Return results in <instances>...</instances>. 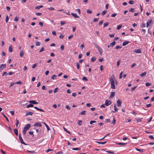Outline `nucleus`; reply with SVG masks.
<instances>
[{"mask_svg":"<svg viewBox=\"0 0 154 154\" xmlns=\"http://www.w3.org/2000/svg\"><path fill=\"white\" fill-rule=\"evenodd\" d=\"M109 81L111 82V87L112 89H115L116 88V87L115 85V82L113 79L110 77L109 78Z\"/></svg>","mask_w":154,"mask_h":154,"instance_id":"obj_1","label":"nucleus"},{"mask_svg":"<svg viewBox=\"0 0 154 154\" xmlns=\"http://www.w3.org/2000/svg\"><path fill=\"white\" fill-rule=\"evenodd\" d=\"M30 126H26L24 128L23 131V133L25 135L26 134V131L29 128Z\"/></svg>","mask_w":154,"mask_h":154,"instance_id":"obj_2","label":"nucleus"},{"mask_svg":"<svg viewBox=\"0 0 154 154\" xmlns=\"http://www.w3.org/2000/svg\"><path fill=\"white\" fill-rule=\"evenodd\" d=\"M6 64H2L0 66V71L3 70L6 67Z\"/></svg>","mask_w":154,"mask_h":154,"instance_id":"obj_3","label":"nucleus"},{"mask_svg":"<svg viewBox=\"0 0 154 154\" xmlns=\"http://www.w3.org/2000/svg\"><path fill=\"white\" fill-rule=\"evenodd\" d=\"M19 139L20 141V142L21 143L23 144H24L25 145H26V144L25 143L23 140L22 139V138L21 137V134H19Z\"/></svg>","mask_w":154,"mask_h":154,"instance_id":"obj_4","label":"nucleus"},{"mask_svg":"<svg viewBox=\"0 0 154 154\" xmlns=\"http://www.w3.org/2000/svg\"><path fill=\"white\" fill-rule=\"evenodd\" d=\"M111 103V101L110 100H106L105 102V105L106 106L109 105Z\"/></svg>","mask_w":154,"mask_h":154,"instance_id":"obj_5","label":"nucleus"},{"mask_svg":"<svg viewBox=\"0 0 154 154\" xmlns=\"http://www.w3.org/2000/svg\"><path fill=\"white\" fill-rule=\"evenodd\" d=\"M122 103V101L119 100L118 99L117 101V106H120Z\"/></svg>","mask_w":154,"mask_h":154,"instance_id":"obj_6","label":"nucleus"},{"mask_svg":"<svg viewBox=\"0 0 154 154\" xmlns=\"http://www.w3.org/2000/svg\"><path fill=\"white\" fill-rule=\"evenodd\" d=\"M116 42L115 41H114L112 42L111 43L110 45H108L107 46L108 48H109L110 46H111L112 47H113L116 44Z\"/></svg>","mask_w":154,"mask_h":154,"instance_id":"obj_7","label":"nucleus"},{"mask_svg":"<svg viewBox=\"0 0 154 154\" xmlns=\"http://www.w3.org/2000/svg\"><path fill=\"white\" fill-rule=\"evenodd\" d=\"M30 103L33 104H37L38 103L34 100H30L29 101Z\"/></svg>","mask_w":154,"mask_h":154,"instance_id":"obj_8","label":"nucleus"},{"mask_svg":"<svg viewBox=\"0 0 154 154\" xmlns=\"http://www.w3.org/2000/svg\"><path fill=\"white\" fill-rule=\"evenodd\" d=\"M115 92H111V95L109 97V98H113L115 96Z\"/></svg>","mask_w":154,"mask_h":154,"instance_id":"obj_9","label":"nucleus"},{"mask_svg":"<svg viewBox=\"0 0 154 154\" xmlns=\"http://www.w3.org/2000/svg\"><path fill=\"white\" fill-rule=\"evenodd\" d=\"M152 21L151 19L149 20L146 23V27H148L150 25V24L151 23Z\"/></svg>","mask_w":154,"mask_h":154,"instance_id":"obj_10","label":"nucleus"},{"mask_svg":"<svg viewBox=\"0 0 154 154\" xmlns=\"http://www.w3.org/2000/svg\"><path fill=\"white\" fill-rule=\"evenodd\" d=\"M33 114V113L32 112H26V116H27L28 115H31L32 116V114Z\"/></svg>","mask_w":154,"mask_h":154,"instance_id":"obj_11","label":"nucleus"},{"mask_svg":"<svg viewBox=\"0 0 154 154\" xmlns=\"http://www.w3.org/2000/svg\"><path fill=\"white\" fill-rule=\"evenodd\" d=\"M134 52L136 53H141V50L140 49H138L137 50H135Z\"/></svg>","mask_w":154,"mask_h":154,"instance_id":"obj_12","label":"nucleus"},{"mask_svg":"<svg viewBox=\"0 0 154 154\" xmlns=\"http://www.w3.org/2000/svg\"><path fill=\"white\" fill-rule=\"evenodd\" d=\"M71 14L75 18H78L79 17L77 16L76 14H74V13H72Z\"/></svg>","mask_w":154,"mask_h":154,"instance_id":"obj_13","label":"nucleus"},{"mask_svg":"<svg viewBox=\"0 0 154 154\" xmlns=\"http://www.w3.org/2000/svg\"><path fill=\"white\" fill-rule=\"evenodd\" d=\"M98 51H99L100 54V55H101L102 54V50L101 48L100 47L99 48H98Z\"/></svg>","mask_w":154,"mask_h":154,"instance_id":"obj_14","label":"nucleus"},{"mask_svg":"<svg viewBox=\"0 0 154 154\" xmlns=\"http://www.w3.org/2000/svg\"><path fill=\"white\" fill-rule=\"evenodd\" d=\"M129 42L128 41H125L123 43L122 45L124 46H125L128 44L129 43Z\"/></svg>","mask_w":154,"mask_h":154,"instance_id":"obj_15","label":"nucleus"},{"mask_svg":"<svg viewBox=\"0 0 154 154\" xmlns=\"http://www.w3.org/2000/svg\"><path fill=\"white\" fill-rule=\"evenodd\" d=\"M114 111H112V112H115L118 110V109L117 108L116 106V104H115L114 106Z\"/></svg>","mask_w":154,"mask_h":154,"instance_id":"obj_16","label":"nucleus"},{"mask_svg":"<svg viewBox=\"0 0 154 154\" xmlns=\"http://www.w3.org/2000/svg\"><path fill=\"white\" fill-rule=\"evenodd\" d=\"M96 60V58L95 57H93L91 58V61L94 62Z\"/></svg>","mask_w":154,"mask_h":154,"instance_id":"obj_17","label":"nucleus"},{"mask_svg":"<svg viewBox=\"0 0 154 154\" xmlns=\"http://www.w3.org/2000/svg\"><path fill=\"white\" fill-rule=\"evenodd\" d=\"M142 119H143L142 118L141 119H136V121L137 123L139 122H141Z\"/></svg>","mask_w":154,"mask_h":154,"instance_id":"obj_18","label":"nucleus"},{"mask_svg":"<svg viewBox=\"0 0 154 154\" xmlns=\"http://www.w3.org/2000/svg\"><path fill=\"white\" fill-rule=\"evenodd\" d=\"M86 112V111H82L81 112L79 113L80 115H85V112Z\"/></svg>","mask_w":154,"mask_h":154,"instance_id":"obj_19","label":"nucleus"},{"mask_svg":"<svg viewBox=\"0 0 154 154\" xmlns=\"http://www.w3.org/2000/svg\"><path fill=\"white\" fill-rule=\"evenodd\" d=\"M140 104V102L138 101H137L135 102V105L136 106H138Z\"/></svg>","mask_w":154,"mask_h":154,"instance_id":"obj_20","label":"nucleus"},{"mask_svg":"<svg viewBox=\"0 0 154 154\" xmlns=\"http://www.w3.org/2000/svg\"><path fill=\"white\" fill-rule=\"evenodd\" d=\"M109 24V23L108 22H106L103 24V27H105L107 26Z\"/></svg>","mask_w":154,"mask_h":154,"instance_id":"obj_21","label":"nucleus"},{"mask_svg":"<svg viewBox=\"0 0 154 154\" xmlns=\"http://www.w3.org/2000/svg\"><path fill=\"white\" fill-rule=\"evenodd\" d=\"M14 132L16 135H18V131L17 129L15 128L14 129Z\"/></svg>","mask_w":154,"mask_h":154,"instance_id":"obj_22","label":"nucleus"},{"mask_svg":"<svg viewBox=\"0 0 154 154\" xmlns=\"http://www.w3.org/2000/svg\"><path fill=\"white\" fill-rule=\"evenodd\" d=\"M146 74V73L145 72L142 73L140 75V76L141 77H143L145 76Z\"/></svg>","mask_w":154,"mask_h":154,"instance_id":"obj_23","label":"nucleus"},{"mask_svg":"<svg viewBox=\"0 0 154 154\" xmlns=\"http://www.w3.org/2000/svg\"><path fill=\"white\" fill-rule=\"evenodd\" d=\"M33 105H32V104H29V105H27L26 106V107L27 108H29V107H33Z\"/></svg>","mask_w":154,"mask_h":154,"instance_id":"obj_24","label":"nucleus"},{"mask_svg":"<svg viewBox=\"0 0 154 154\" xmlns=\"http://www.w3.org/2000/svg\"><path fill=\"white\" fill-rule=\"evenodd\" d=\"M96 143H99V144H104L107 143L106 141L104 142H96Z\"/></svg>","mask_w":154,"mask_h":154,"instance_id":"obj_25","label":"nucleus"},{"mask_svg":"<svg viewBox=\"0 0 154 154\" xmlns=\"http://www.w3.org/2000/svg\"><path fill=\"white\" fill-rule=\"evenodd\" d=\"M24 55V53L23 51H21L20 52V57H22Z\"/></svg>","mask_w":154,"mask_h":154,"instance_id":"obj_26","label":"nucleus"},{"mask_svg":"<svg viewBox=\"0 0 154 154\" xmlns=\"http://www.w3.org/2000/svg\"><path fill=\"white\" fill-rule=\"evenodd\" d=\"M76 65L77 66V69H79L80 68V64L78 63H76Z\"/></svg>","mask_w":154,"mask_h":154,"instance_id":"obj_27","label":"nucleus"},{"mask_svg":"<svg viewBox=\"0 0 154 154\" xmlns=\"http://www.w3.org/2000/svg\"><path fill=\"white\" fill-rule=\"evenodd\" d=\"M116 122V119H115V118H114L112 122L111 123V124H112L115 125V124Z\"/></svg>","mask_w":154,"mask_h":154,"instance_id":"obj_28","label":"nucleus"},{"mask_svg":"<svg viewBox=\"0 0 154 154\" xmlns=\"http://www.w3.org/2000/svg\"><path fill=\"white\" fill-rule=\"evenodd\" d=\"M64 45H61L60 46V48L61 51H63L64 49Z\"/></svg>","mask_w":154,"mask_h":154,"instance_id":"obj_29","label":"nucleus"},{"mask_svg":"<svg viewBox=\"0 0 154 154\" xmlns=\"http://www.w3.org/2000/svg\"><path fill=\"white\" fill-rule=\"evenodd\" d=\"M8 50H9V52H12L13 50L12 48V47H11V46H10L9 47Z\"/></svg>","mask_w":154,"mask_h":154,"instance_id":"obj_30","label":"nucleus"},{"mask_svg":"<svg viewBox=\"0 0 154 154\" xmlns=\"http://www.w3.org/2000/svg\"><path fill=\"white\" fill-rule=\"evenodd\" d=\"M106 12H107V11L106 10L103 11H102V12L101 13L102 15H104Z\"/></svg>","mask_w":154,"mask_h":154,"instance_id":"obj_31","label":"nucleus"},{"mask_svg":"<svg viewBox=\"0 0 154 154\" xmlns=\"http://www.w3.org/2000/svg\"><path fill=\"white\" fill-rule=\"evenodd\" d=\"M129 11L130 12H134V9L133 8H131L129 9Z\"/></svg>","mask_w":154,"mask_h":154,"instance_id":"obj_32","label":"nucleus"},{"mask_svg":"<svg viewBox=\"0 0 154 154\" xmlns=\"http://www.w3.org/2000/svg\"><path fill=\"white\" fill-rule=\"evenodd\" d=\"M151 84L149 82H147L146 84V86L148 87L151 85Z\"/></svg>","mask_w":154,"mask_h":154,"instance_id":"obj_33","label":"nucleus"},{"mask_svg":"<svg viewBox=\"0 0 154 154\" xmlns=\"http://www.w3.org/2000/svg\"><path fill=\"white\" fill-rule=\"evenodd\" d=\"M126 144V143H117L118 145H124Z\"/></svg>","mask_w":154,"mask_h":154,"instance_id":"obj_34","label":"nucleus"},{"mask_svg":"<svg viewBox=\"0 0 154 154\" xmlns=\"http://www.w3.org/2000/svg\"><path fill=\"white\" fill-rule=\"evenodd\" d=\"M145 26H146V25H145V23H143L141 24V28H143V27H145Z\"/></svg>","mask_w":154,"mask_h":154,"instance_id":"obj_35","label":"nucleus"},{"mask_svg":"<svg viewBox=\"0 0 154 154\" xmlns=\"http://www.w3.org/2000/svg\"><path fill=\"white\" fill-rule=\"evenodd\" d=\"M123 73V72H122L120 74V75H119V78L121 79V78H122V73Z\"/></svg>","mask_w":154,"mask_h":154,"instance_id":"obj_36","label":"nucleus"},{"mask_svg":"<svg viewBox=\"0 0 154 154\" xmlns=\"http://www.w3.org/2000/svg\"><path fill=\"white\" fill-rule=\"evenodd\" d=\"M82 79L84 81H87L88 80L87 78L85 77H83L82 78Z\"/></svg>","mask_w":154,"mask_h":154,"instance_id":"obj_37","label":"nucleus"},{"mask_svg":"<svg viewBox=\"0 0 154 154\" xmlns=\"http://www.w3.org/2000/svg\"><path fill=\"white\" fill-rule=\"evenodd\" d=\"M122 25H119L117 27V29L118 30H119L121 29V28L122 27Z\"/></svg>","mask_w":154,"mask_h":154,"instance_id":"obj_38","label":"nucleus"},{"mask_svg":"<svg viewBox=\"0 0 154 154\" xmlns=\"http://www.w3.org/2000/svg\"><path fill=\"white\" fill-rule=\"evenodd\" d=\"M42 124L39 122H36L33 125H42Z\"/></svg>","mask_w":154,"mask_h":154,"instance_id":"obj_39","label":"nucleus"},{"mask_svg":"<svg viewBox=\"0 0 154 154\" xmlns=\"http://www.w3.org/2000/svg\"><path fill=\"white\" fill-rule=\"evenodd\" d=\"M15 84H17L21 85L22 84V82L21 81H19L17 82H15Z\"/></svg>","mask_w":154,"mask_h":154,"instance_id":"obj_40","label":"nucleus"},{"mask_svg":"<svg viewBox=\"0 0 154 154\" xmlns=\"http://www.w3.org/2000/svg\"><path fill=\"white\" fill-rule=\"evenodd\" d=\"M87 11V13H89V14H91L92 12V11L91 10H90L89 9H88Z\"/></svg>","mask_w":154,"mask_h":154,"instance_id":"obj_41","label":"nucleus"},{"mask_svg":"<svg viewBox=\"0 0 154 154\" xmlns=\"http://www.w3.org/2000/svg\"><path fill=\"white\" fill-rule=\"evenodd\" d=\"M96 121H91L90 122V124H91V125H92V124L93 123H95V122H96Z\"/></svg>","mask_w":154,"mask_h":154,"instance_id":"obj_42","label":"nucleus"},{"mask_svg":"<svg viewBox=\"0 0 154 154\" xmlns=\"http://www.w3.org/2000/svg\"><path fill=\"white\" fill-rule=\"evenodd\" d=\"M129 3L131 5H132L134 3V2L133 1L131 0L129 2Z\"/></svg>","mask_w":154,"mask_h":154,"instance_id":"obj_43","label":"nucleus"},{"mask_svg":"<svg viewBox=\"0 0 154 154\" xmlns=\"http://www.w3.org/2000/svg\"><path fill=\"white\" fill-rule=\"evenodd\" d=\"M14 21L16 22H17L18 20V17H17V16H16L15 18H14Z\"/></svg>","mask_w":154,"mask_h":154,"instance_id":"obj_44","label":"nucleus"},{"mask_svg":"<svg viewBox=\"0 0 154 154\" xmlns=\"http://www.w3.org/2000/svg\"><path fill=\"white\" fill-rule=\"evenodd\" d=\"M7 75V72H4L2 74V76H4L5 75Z\"/></svg>","mask_w":154,"mask_h":154,"instance_id":"obj_45","label":"nucleus"},{"mask_svg":"<svg viewBox=\"0 0 154 154\" xmlns=\"http://www.w3.org/2000/svg\"><path fill=\"white\" fill-rule=\"evenodd\" d=\"M78 124L79 125H81L82 123V121L81 120H79L78 122Z\"/></svg>","mask_w":154,"mask_h":154,"instance_id":"obj_46","label":"nucleus"},{"mask_svg":"<svg viewBox=\"0 0 154 154\" xmlns=\"http://www.w3.org/2000/svg\"><path fill=\"white\" fill-rule=\"evenodd\" d=\"M99 18H94L93 20V22H96L98 21Z\"/></svg>","mask_w":154,"mask_h":154,"instance_id":"obj_47","label":"nucleus"},{"mask_svg":"<svg viewBox=\"0 0 154 154\" xmlns=\"http://www.w3.org/2000/svg\"><path fill=\"white\" fill-rule=\"evenodd\" d=\"M72 149L73 150H79L80 149V148H73Z\"/></svg>","mask_w":154,"mask_h":154,"instance_id":"obj_48","label":"nucleus"},{"mask_svg":"<svg viewBox=\"0 0 154 154\" xmlns=\"http://www.w3.org/2000/svg\"><path fill=\"white\" fill-rule=\"evenodd\" d=\"M66 23V22L65 21H61L60 22V24L61 25H63L65 24Z\"/></svg>","mask_w":154,"mask_h":154,"instance_id":"obj_49","label":"nucleus"},{"mask_svg":"<svg viewBox=\"0 0 154 154\" xmlns=\"http://www.w3.org/2000/svg\"><path fill=\"white\" fill-rule=\"evenodd\" d=\"M2 114L3 116L5 118H6L7 121H8V122H9V120L7 118V117L4 114L2 113Z\"/></svg>","mask_w":154,"mask_h":154,"instance_id":"obj_50","label":"nucleus"},{"mask_svg":"<svg viewBox=\"0 0 154 154\" xmlns=\"http://www.w3.org/2000/svg\"><path fill=\"white\" fill-rule=\"evenodd\" d=\"M66 108L68 110H70V107L68 105H66Z\"/></svg>","mask_w":154,"mask_h":154,"instance_id":"obj_51","label":"nucleus"},{"mask_svg":"<svg viewBox=\"0 0 154 154\" xmlns=\"http://www.w3.org/2000/svg\"><path fill=\"white\" fill-rule=\"evenodd\" d=\"M40 45V43L38 42H37L36 43V46H39Z\"/></svg>","mask_w":154,"mask_h":154,"instance_id":"obj_52","label":"nucleus"},{"mask_svg":"<svg viewBox=\"0 0 154 154\" xmlns=\"http://www.w3.org/2000/svg\"><path fill=\"white\" fill-rule=\"evenodd\" d=\"M57 76L55 75H53L52 76L51 79H55L54 77H56Z\"/></svg>","mask_w":154,"mask_h":154,"instance_id":"obj_53","label":"nucleus"},{"mask_svg":"<svg viewBox=\"0 0 154 154\" xmlns=\"http://www.w3.org/2000/svg\"><path fill=\"white\" fill-rule=\"evenodd\" d=\"M76 11H78V13L79 14H80L81 11H80V9H76Z\"/></svg>","mask_w":154,"mask_h":154,"instance_id":"obj_54","label":"nucleus"},{"mask_svg":"<svg viewBox=\"0 0 154 154\" xmlns=\"http://www.w3.org/2000/svg\"><path fill=\"white\" fill-rule=\"evenodd\" d=\"M103 21L102 20L101 21H100L98 23V25H99V26H101V25L103 23Z\"/></svg>","mask_w":154,"mask_h":154,"instance_id":"obj_55","label":"nucleus"},{"mask_svg":"<svg viewBox=\"0 0 154 154\" xmlns=\"http://www.w3.org/2000/svg\"><path fill=\"white\" fill-rule=\"evenodd\" d=\"M117 15V14L116 13H115V14H112L111 16V17H115L116 15Z\"/></svg>","mask_w":154,"mask_h":154,"instance_id":"obj_56","label":"nucleus"},{"mask_svg":"<svg viewBox=\"0 0 154 154\" xmlns=\"http://www.w3.org/2000/svg\"><path fill=\"white\" fill-rule=\"evenodd\" d=\"M58 90V88H56L54 90V93H55L57 91V90Z\"/></svg>","mask_w":154,"mask_h":154,"instance_id":"obj_57","label":"nucleus"},{"mask_svg":"<svg viewBox=\"0 0 154 154\" xmlns=\"http://www.w3.org/2000/svg\"><path fill=\"white\" fill-rule=\"evenodd\" d=\"M44 50V48L43 47H42L41 49L39 51V52H41L42 51H43Z\"/></svg>","mask_w":154,"mask_h":154,"instance_id":"obj_58","label":"nucleus"},{"mask_svg":"<svg viewBox=\"0 0 154 154\" xmlns=\"http://www.w3.org/2000/svg\"><path fill=\"white\" fill-rule=\"evenodd\" d=\"M9 18H8V16L7 15L6 17V20H5V21H6V22H7L9 20Z\"/></svg>","mask_w":154,"mask_h":154,"instance_id":"obj_59","label":"nucleus"},{"mask_svg":"<svg viewBox=\"0 0 154 154\" xmlns=\"http://www.w3.org/2000/svg\"><path fill=\"white\" fill-rule=\"evenodd\" d=\"M35 14L37 16H39L41 15L42 14L40 13H35Z\"/></svg>","mask_w":154,"mask_h":154,"instance_id":"obj_60","label":"nucleus"},{"mask_svg":"<svg viewBox=\"0 0 154 154\" xmlns=\"http://www.w3.org/2000/svg\"><path fill=\"white\" fill-rule=\"evenodd\" d=\"M136 87H137V86H135V87L132 88L131 89V91H133L136 88Z\"/></svg>","mask_w":154,"mask_h":154,"instance_id":"obj_61","label":"nucleus"},{"mask_svg":"<svg viewBox=\"0 0 154 154\" xmlns=\"http://www.w3.org/2000/svg\"><path fill=\"white\" fill-rule=\"evenodd\" d=\"M152 105L151 104L149 103V104H147L146 105V107L147 108H148L150 106H151Z\"/></svg>","mask_w":154,"mask_h":154,"instance_id":"obj_62","label":"nucleus"},{"mask_svg":"<svg viewBox=\"0 0 154 154\" xmlns=\"http://www.w3.org/2000/svg\"><path fill=\"white\" fill-rule=\"evenodd\" d=\"M39 24L41 26H43V23L41 22H40L39 23Z\"/></svg>","mask_w":154,"mask_h":154,"instance_id":"obj_63","label":"nucleus"},{"mask_svg":"<svg viewBox=\"0 0 154 154\" xmlns=\"http://www.w3.org/2000/svg\"><path fill=\"white\" fill-rule=\"evenodd\" d=\"M103 58H100L99 59V61L100 62H102V61H103Z\"/></svg>","mask_w":154,"mask_h":154,"instance_id":"obj_64","label":"nucleus"}]
</instances>
